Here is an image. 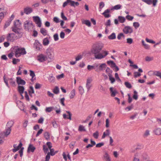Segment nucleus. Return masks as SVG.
<instances>
[{"label": "nucleus", "mask_w": 161, "mask_h": 161, "mask_svg": "<svg viewBox=\"0 0 161 161\" xmlns=\"http://www.w3.org/2000/svg\"><path fill=\"white\" fill-rule=\"evenodd\" d=\"M103 47V44L101 43H97L93 44L91 48V52L93 54L95 58L101 59L105 58L108 54V52L102 51Z\"/></svg>", "instance_id": "1"}, {"label": "nucleus", "mask_w": 161, "mask_h": 161, "mask_svg": "<svg viewBox=\"0 0 161 161\" xmlns=\"http://www.w3.org/2000/svg\"><path fill=\"white\" fill-rule=\"evenodd\" d=\"M21 23L19 19L15 20L14 22V25L11 28L12 31L16 35L18 38H20L23 34L21 29Z\"/></svg>", "instance_id": "2"}, {"label": "nucleus", "mask_w": 161, "mask_h": 161, "mask_svg": "<svg viewBox=\"0 0 161 161\" xmlns=\"http://www.w3.org/2000/svg\"><path fill=\"white\" fill-rule=\"evenodd\" d=\"M15 50V56L18 58L21 55H25L26 53V52L24 48L19 47L18 46H15L14 48Z\"/></svg>", "instance_id": "3"}, {"label": "nucleus", "mask_w": 161, "mask_h": 161, "mask_svg": "<svg viewBox=\"0 0 161 161\" xmlns=\"http://www.w3.org/2000/svg\"><path fill=\"white\" fill-rule=\"evenodd\" d=\"M34 27L32 23L30 20H26L25 22L24 23V29L28 31H31L33 29Z\"/></svg>", "instance_id": "4"}, {"label": "nucleus", "mask_w": 161, "mask_h": 161, "mask_svg": "<svg viewBox=\"0 0 161 161\" xmlns=\"http://www.w3.org/2000/svg\"><path fill=\"white\" fill-rule=\"evenodd\" d=\"M3 78L5 83L8 87H9V85L8 83V81H9V83L12 86L14 87L16 86L15 81L13 80L12 78H7L5 75L3 76Z\"/></svg>", "instance_id": "5"}, {"label": "nucleus", "mask_w": 161, "mask_h": 161, "mask_svg": "<svg viewBox=\"0 0 161 161\" xmlns=\"http://www.w3.org/2000/svg\"><path fill=\"white\" fill-rule=\"evenodd\" d=\"M47 56L42 54H40L37 56V60L40 62H44L47 60Z\"/></svg>", "instance_id": "6"}, {"label": "nucleus", "mask_w": 161, "mask_h": 161, "mask_svg": "<svg viewBox=\"0 0 161 161\" xmlns=\"http://www.w3.org/2000/svg\"><path fill=\"white\" fill-rule=\"evenodd\" d=\"M34 47L37 50H41L42 48V46L37 40H36L35 42L34 43Z\"/></svg>", "instance_id": "7"}, {"label": "nucleus", "mask_w": 161, "mask_h": 161, "mask_svg": "<svg viewBox=\"0 0 161 161\" xmlns=\"http://www.w3.org/2000/svg\"><path fill=\"white\" fill-rule=\"evenodd\" d=\"M32 18L34 21L37 25L39 27H41L42 23L41 20L39 17L38 16H33Z\"/></svg>", "instance_id": "8"}, {"label": "nucleus", "mask_w": 161, "mask_h": 161, "mask_svg": "<svg viewBox=\"0 0 161 161\" xmlns=\"http://www.w3.org/2000/svg\"><path fill=\"white\" fill-rule=\"evenodd\" d=\"M50 152H48L46 156V161H49L50 158V155L53 156L55 154L54 150L53 148L50 149Z\"/></svg>", "instance_id": "9"}, {"label": "nucleus", "mask_w": 161, "mask_h": 161, "mask_svg": "<svg viewBox=\"0 0 161 161\" xmlns=\"http://www.w3.org/2000/svg\"><path fill=\"white\" fill-rule=\"evenodd\" d=\"M123 31L126 34H130L133 32V30L130 26H128L124 27L123 29Z\"/></svg>", "instance_id": "10"}, {"label": "nucleus", "mask_w": 161, "mask_h": 161, "mask_svg": "<svg viewBox=\"0 0 161 161\" xmlns=\"http://www.w3.org/2000/svg\"><path fill=\"white\" fill-rule=\"evenodd\" d=\"M92 81V79L91 78H88L87 80L86 84V87L87 89V91H89L91 87L92 86V84H91Z\"/></svg>", "instance_id": "11"}, {"label": "nucleus", "mask_w": 161, "mask_h": 161, "mask_svg": "<svg viewBox=\"0 0 161 161\" xmlns=\"http://www.w3.org/2000/svg\"><path fill=\"white\" fill-rule=\"evenodd\" d=\"M15 34L13 33L8 34L7 37V40L8 41L13 42L14 40V36Z\"/></svg>", "instance_id": "12"}, {"label": "nucleus", "mask_w": 161, "mask_h": 161, "mask_svg": "<svg viewBox=\"0 0 161 161\" xmlns=\"http://www.w3.org/2000/svg\"><path fill=\"white\" fill-rule=\"evenodd\" d=\"M16 82L19 85H24L26 83L25 81L19 77H16Z\"/></svg>", "instance_id": "13"}, {"label": "nucleus", "mask_w": 161, "mask_h": 161, "mask_svg": "<svg viewBox=\"0 0 161 161\" xmlns=\"http://www.w3.org/2000/svg\"><path fill=\"white\" fill-rule=\"evenodd\" d=\"M46 54L47 56L50 59H52L53 58V55L51 53V50L49 49H47L46 50Z\"/></svg>", "instance_id": "14"}, {"label": "nucleus", "mask_w": 161, "mask_h": 161, "mask_svg": "<svg viewBox=\"0 0 161 161\" xmlns=\"http://www.w3.org/2000/svg\"><path fill=\"white\" fill-rule=\"evenodd\" d=\"M106 65L105 63H103L101 64L99 66V69H97L96 70V71L98 72L99 71L103 70L106 68Z\"/></svg>", "instance_id": "15"}, {"label": "nucleus", "mask_w": 161, "mask_h": 161, "mask_svg": "<svg viewBox=\"0 0 161 161\" xmlns=\"http://www.w3.org/2000/svg\"><path fill=\"white\" fill-rule=\"evenodd\" d=\"M66 112L68 114L69 117H67V115L66 114H63V117L64 118V119H68L70 120H71V116L72 114L70 113V112L69 111H66Z\"/></svg>", "instance_id": "16"}, {"label": "nucleus", "mask_w": 161, "mask_h": 161, "mask_svg": "<svg viewBox=\"0 0 161 161\" xmlns=\"http://www.w3.org/2000/svg\"><path fill=\"white\" fill-rule=\"evenodd\" d=\"M153 132L157 135H161V128H157L154 129Z\"/></svg>", "instance_id": "17"}, {"label": "nucleus", "mask_w": 161, "mask_h": 161, "mask_svg": "<svg viewBox=\"0 0 161 161\" xmlns=\"http://www.w3.org/2000/svg\"><path fill=\"white\" fill-rule=\"evenodd\" d=\"M103 157L105 160V161H111V159L109 155L106 152H104V154Z\"/></svg>", "instance_id": "18"}, {"label": "nucleus", "mask_w": 161, "mask_h": 161, "mask_svg": "<svg viewBox=\"0 0 161 161\" xmlns=\"http://www.w3.org/2000/svg\"><path fill=\"white\" fill-rule=\"evenodd\" d=\"M32 9L30 7H26L24 9V12L27 14H30L32 12Z\"/></svg>", "instance_id": "19"}, {"label": "nucleus", "mask_w": 161, "mask_h": 161, "mask_svg": "<svg viewBox=\"0 0 161 161\" xmlns=\"http://www.w3.org/2000/svg\"><path fill=\"white\" fill-rule=\"evenodd\" d=\"M24 89L25 88L23 86H18V90L19 93L21 94L22 98H23V97L22 94L24 93Z\"/></svg>", "instance_id": "20"}, {"label": "nucleus", "mask_w": 161, "mask_h": 161, "mask_svg": "<svg viewBox=\"0 0 161 161\" xmlns=\"http://www.w3.org/2000/svg\"><path fill=\"white\" fill-rule=\"evenodd\" d=\"M35 149L36 148L32 145L30 144L28 148L27 152H28L31 151L33 153Z\"/></svg>", "instance_id": "21"}, {"label": "nucleus", "mask_w": 161, "mask_h": 161, "mask_svg": "<svg viewBox=\"0 0 161 161\" xmlns=\"http://www.w3.org/2000/svg\"><path fill=\"white\" fill-rule=\"evenodd\" d=\"M110 12V9H107L104 11L102 14L104 15L105 18H108L110 16V15L109 14H108Z\"/></svg>", "instance_id": "22"}, {"label": "nucleus", "mask_w": 161, "mask_h": 161, "mask_svg": "<svg viewBox=\"0 0 161 161\" xmlns=\"http://www.w3.org/2000/svg\"><path fill=\"white\" fill-rule=\"evenodd\" d=\"M11 131V128H6V131L4 132H3L4 135V136H7L10 133Z\"/></svg>", "instance_id": "23"}, {"label": "nucleus", "mask_w": 161, "mask_h": 161, "mask_svg": "<svg viewBox=\"0 0 161 161\" xmlns=\"http://www.w3.org/2000/svg\"><path fill=\"white\" fill-rule=\"evenodd\" d=\"M107 63L110 65V67L113 69L116 66L115 64L113 61H108L107 62Z\"/></svg>", "instance_id": "24"}, {"label": "nucleus", "mask_w": 161, "mask_h": 161, "mask_svg": "<svg viewBox=\"0 0 161 161\" xmlns=\"http://www.w3.org/2000/svg\"><path fill=\"white\" fill-rule=\"evenodd\" d=\"M110 131L109 130L107 129L106 131L104 132L103 133V135L102 136V138L103 139L105 138V137L108 136H109L110 134Z\"/></svg>", "instance_id": "25"}, {"label": "nucleus", "mask_w": 161, "mask_h": 161, "mask_svg": "<svg viewBox=\"0 0 161 161\" xmlns=\"http://www.w3.org/2000/svg\"><path fill=\"white\" fill-rule=\"evenodd\" d=\"M49 42L48 38L47 37L44 38L43 40V44L44 46L47 45Z\"/></svg>", "instance_id": "26"}, {"label": "nucleus", "mask_w": 161, "mask_h": 161, "mask_svg": "<svg viewBox=\"0 0 161 161\" xmlns=\"http://www.w3.org/2000/svg\"><path fill=\"white\" fill-rule=\"evenodd\" d=\"M111 94V96L112 97H114L116 94L117 93V92L116 90L114 91L113 88V87H110V88Z\"/></svg>", "instance_id": "27"}, {"label": "nucleus", "mask_w": 161, "mask_h": 161, "mask_svg": "<svg viewBox=\"0 0 161 161\" xmlns=\"http://www.w3.org/2000/svg\"><path fill=\"white\" fill-rule=\"evenodd\" d=\"M14 122L12 121H8L7 124L6 126L7 128H11L14 124Z\"/></svg>", "instance_id": "28"}, {"label": "nucleus", "mask_w": 161, "mask_h": 161, "mask_svg": "<svg viewBox=\"0 0 161 161\" xmlns=\"http://www.w3.org/2000/svg\"><path fill=\"white\" fill-rule=\"evenodd\" d=\"M105 72L107 74L108 76L112 75V73L113 71L108 67H107L106 68Z\"/></svg>", "instance_id": "29"}, {"label": "nucleus", "mask_w": 161, "mask_h": 161, "mask_svg": "<svg viewBox=\"0 0 161 161\" xmlns=\"http://www.w3.org/2000/svg\"><path fill=\"white\" fill-rule=\"evenodd\" d=\"M118 19L119 22L121 23H123L125 20V18L121 16H119L118 17Z\"/></svg>", "instance_id": "30"}, {"label": "nucleus", "mask_w": 161, "mask_h": 161, "mask_svg": "<svg viewBox=\"0 0 161 161\" xmlns=\"http://www.w3.org/2000/svg\"><path fill=\"white\" fill-rule=\"evenodd\" d=\"M116 35L114 33H113L111 35L108 37V38L110 40H114L116 38Z\"/></svg>", "instance_id": "31"}, {"label": "nucleus", "mask_w": 161, "mask_h": 161, "mask_svg": "<svg viewBox=\"0 0 161 161\" xmlns=\"http://www.w3.org/2000/svg\"><path fill=\"white\" fill-rule=\"evenodd\" d=\"M44 136L46 140H48L50 139V136L49 132H46L44 133Z\"/></svg>", "instance_id": "32"}, {"label": "nucleus", "mask_w": 161, "mask_h": 161, "mask_svg": "<svg viewBox=\"0 0 161 161\" xmlns=\"http://www.w3.org/2000/svg\"><path fill=\"white\" fill-rule=\"evenodd\" d=\"M48 79L49 81L52 83L54 82L55 80V77L52 75H50Z\"/></svg>", "instance_id": "33"}, {"label": "nucleus", "mask_w": 161, "mask_h": 161, "mask_svg": "<svg viewBox=\"0 0 161 161\" xmlns=\"http://www.w3.org/2000/svg\"><path fill=\"white\" fill-rule=\"evenodd\" d=\"M82 23L83 24H86L88 27H90L91 26V23L89 20H84L82 21Z\"/></svg>", "instance_id": "34"}, {"label": "nucleus", "mask_w": 161, "mask_h": 161, "mask_svg": "<svg viewBox=\"0 0 161 161\" xmlns=\"http://www.w3.org/2000/svg\"><path fill=\"white\" fill-rule=\"evenodd\" d=\"M41 33L44 36H46L47 34V30L44 28H41L40 29Z\"/></svg>", "instance_id": "35"}, {"label": "nucleus", "mask_w": 161, "mask_h": 161, "mask_svg": "<svg viewBox=\"0 0 161 161\" xmlns=\"http://www.w3.org/2000/svg\"><path fill=\"white\" fill-rule=\"evenodd\" d=\"M142 44L144 46V47L145 49H149L150 48V47L147 44L145 43V42L144 40H142Z\"/></svg>", "instance_id": "36"}, {"label": "nucleus", "mask_w": 161, "mask_h": 161, "mask_svg": "<svg viewBox=\"0 0 161 161\" xmlns=\"http://www.w3.org/2000/svg\"><path fill=\"white\" fill-rule=\"evenodd\" d=\"M75 95V91L74 89L72 90L70 94V99L73 98Z\"/></svg>", "instance_id": "37"}, {"label": "nucleus", "mask_w": 161, "mask_h": 161, "mask_svg": "<svg viewBox=\"0 0 161 161\" xmlns=\"http://www.w3.org/2000/svg\"><path fill=\"white\" fill-rule=\"evenodd\" d=\"M79 91L80 94L82 95L84 92L83 88L81 86H80L79 87Z\"/></svg>", "instance_id": "38"}, {"label": "nucleus", "mask_w": 161, "mask_h": 161, "mask_svg": "<svg viewBox=\"0 0 161 161\" xmlns=\"http://www.w3.org/2000/svg\"><path fill=\"white\" fill-rule=\"evenodd\" d=\"M53 92L56 94H58L59 92V89L58 87L56 86L53 90Z\"/></svg>", "instance_id": "39"}, {"label": "nucleus", "mask_w": 161, "mask_h": 161, "mask_svg": "<svg viewBox=\"0 0 161 161\" xmlns=\"http://www.w3.org/2000/svg\"><path fill=\"white\" fill-rule=\"evenodd\" d=\"M11 22L9 20H8L5 23V25L4 26V29L7 28L8 26H9L10 25Z\"/></svg>", "instance_id": "40"}, {"label": "nucleus", "mask_w": 161, "mask_h": 161, "mask_svg": "<svg viewBox=\"0 0 161 161\" xmlns=\"http://www.w3.org/2000/svg\"><path fill=\"white\" fill-rule=\"evenodd\" d=\"M54 109L53 107H47L45 109V111L47 112H50Z\"/></svg>", "instance_id": "41"}, {"label": "nucleus", "mask_w": 161, "mask_h": 161, "mask_svg": "<svg viewBox=\"0 0 161 161\" xmlns=\"http://www.w3.org/2000/svg\"><path fill=\"white\" fill-rule=\"evenodd\" d=\"M150 135V132L149 130H146L144 133L143 136L145 138L147 137L148 136Z\"/></svg>", "instance_id": "42"}, {"label": "nucleus", "mask_w": 161, "mask_h": 161, "mask_svg": "<svg viewBox=\"0 0 161 161\" xmlns=\"http://www.w3.org/2000/svg\"><path fill=\"white\" fill-rule=\"evenodd\" d=\"M4 137V135L3 132L0 131V144L3 143V141L2 139Z\"/></svg>", "instance_id": "43"}, {"label": "nucleus", "mask_w": 161, "mask_h": 161, "mask_svg": "<svg viewBox=\"0 0 161 161\" xmlns=\"http://www.w3.org/2000/svg\"><path fill=\"white\" fill-rule=\"evenodd\" d=\"M121 7V5L120 4H118L113 7L111 9H113L115 10H118L120 9Z\"/></svg>", "instance_id": "44"}, {"label": "nucleus", "mask_w": 161, "mask_h": 161, "mask_svg": "<svg viewBox=\"0 0 161 161\" xmlns=\"http://www.w3.org/2000/svg\"><path fill=\"white\" fill-rule=\"evenodd\" d=\"M134 94L133 95V98L136 100H137L138 98V96L137 95V92L136 91H134Z\"/></svg>", "instance_id": "45"}, {"label": "nucleus", "mask_w": 161, "mask_h": 161, "mask_svg": "<svg viewBox=\"0 0 161 161\" xmlns=\"http://www.w3.org/2000/svg\"><path fill=\"white\" fill-rule=\"evenodd\" d=\"M154 74L160 77V79H161V72H160L159 71H155L154 73Z\"/></svg>", "instance_id": "46"}, {"label": "nucleus", "mask_w": 161, "mask_h": 161, "mask_svg": "<svg viewBox=\"0 0 161 161\" xmlns=\"http://www.w3.org/2000/svg\"><path fill=\"white\" fill-rule=\"evenodd\" d=\"M142 1L148 5H150L152 3L153 4V1L151 0H142Z\"/></svg>", "instance_id": "47"}, {"label": "nucleus", "mask_w": 161, "mask_h": 161, "mask_svg": "<svg viewBox=\"0 0 161 161\" xmlns=\"http://www.w3.org/2000/svg\"><path fill=\"white\" fill-rule=\"evenodd\" d=\"M22 145V144L21 142H20L18 146V148L17 149H12V151L14 153H15L17 151H18L20 148L21 147Z\"/></svg>", "instance_id": "48"}, {"label": "nucleus", "mask_w": 161, "mask_h": 161, "mask_svg": "<svg viewBox=\"0 0 161 161\" xmlns=\"http://www.w3.org/2000/svg\"><path fill=\"white\" fill-rule=\"evenodd\" d=\"M105 4L103 2H100L99 3V9H100V11L101 9L104 6Z\"/></svg>", "instance_id": "49"}, {"label": "nucleus", "mask_w": 161, "mask_h": 161, "mask_svg": "<svg viewBox=\"0 0 161 161\" xmlns=\"http://www.w3.org/2000/svg\"><path fill=\"white\" fill-rule=\"evenodd\" d=\"M78 130L80 131H85L86 130L84 127L82 125H80L79 126Z\"/></svg>", "instance_id": "50"}, {"label": "nucleus", "mask_w": 161, "mask_h": 161, "mask_svg": "<svg viewBox=\"0 0 161 161\" xmlns=\"http://www.w3.org/2000/svg\"><path fill=\"white\" fill-rule=\"evenodd\" d=\"M93 136L94 138L97 139L99 136V133L98 131H97L95 132L93 134Z\"/></svg>", "instance_id": "51"}, {"label": "nucleus", "mask_w": 161, "mask_h": 161, "mask_svg": "<svg viewBox=\"0 0 161 161\" xmlns=\"http://www.w3.org/2000/svg\"><path fill=\"white\" fill-rule=\"evenodd\" d=\"M121 37L125 38V36L123 33H119L117 36V38L119 40H120Z\"/></svg>", "instance_id": "52"}, {"label": "nucleus", "mask_w": 161, "mask_h": 161, "mask_svg": "<svg viewBox=\"0 0 161 161\" xmlns=\"http://www.w3.org/2000/svg\"><path fill=\"white\" fill-rule=\"evenodd\" d=\"M125 86L128 88H130L132 87L131 84L128 82H125Z\"/></svg>", "instance_id": "53"}, {"label": "nucleus", "mask_w": 161, "mask_h": 161, "mask_svg": "<svg viewBox=\"0 0 161 161\" xmlns=\"http://www.w3.org/2000/svg\"><path fill=\"white\" fill-rule=\"evenodd\" d=\"M20 61V59L18 58H14L13 59L12 62L13 64H17V62H19Z\"/></svg>", "instance_id": "54"}, {"label": "nucleus", "mask_w": 161, "mask_h": 161, "mask_svg": "<svg viewBox=\"0 0 161 161\" xmlns=\"http://www.w3.org/2000/svg\"><path fill=\"white\" fill-rule=\"evenodd\" d=\"M108 76L109 77V79L111 81V83H114L115 81V79L114 77H112V75Z\"/></svg>", "instance_id": "55"}, {"label": "nucleus", "mask_w": 161, "mask_h": 161, "mask_svg": "<svg viewBox=\"0 0 161 161\" xmlns=\"http://www.w3.org/2000/svg\"><path fill=\"white\" fill-rule=\"evenodd\" d=\"M133 26L136 29H137L140 26V24L138 22H135L133 23Z\"/></svg>", "instance_id": "56"}, {"label": "nucleus", "mask_w": 161, "mask_h": 161, "mask_svg": "<svg viewBox=\"0 0 161 161\" xmlns=\"http://www.w3.org/2000/svg\"><path fill=\"white\" fill-rule=\"evenodd\" d=\"M43 149L44 151V152L45 153H47V152L48 151V148L47 147V146L46 145H43Z\"/></svg>", "instance_id": "57"}, {"label": "nucleus", "mask_w": 161, "mask_h": 161, "mask_svg": "<svg viewBox=\"0 0 161 161\" xmlns=\"http://www.w3.org/2000/svg\"><path fill=\"white\" fill-rule=\"evenodd\" d=\"M53 38L55 41H57L59 39L58 34L56 33L54 34L53 35Z\"/></svg>", "instance_id": "58"}, {"label": "nucleus", "mask_w": 161, "mask_h": 161, "mask_svg": "<svg viewBox=\"0 0 161 161\" xmlns=\"http://www.w3.org/2000/svg\"><path fill=\"white\" fill-rule=\"evenodd\" d=\"M133 42V39L131 38H128L127 39V43L129 44H131Z\"/></svg>", "instance_id": "59"}, {"label": "nucleus", "mask_w": 161, "mask_h": 161, "mask_svg": "<svg viewBox=\"0 0 161 161\" xmlns=\"http://www.w3.org/2000/svg\"><path fill=\"white\" fill-rule=\"evenodd\" d=\"M105 25H106V27L108 26H110L111 25V21L110 19L108 20L105 24Z\"/></svg>", "instance_id": "60"}, {"label": "nucleus", "mask_w": 161, "mask_h": 161, "mask_svg": "<svg viewBox=\"0 0 161 161\" xmlns=\"http://www.w3.org/2000/svg\"><path fill=\"white\" fill-rule=\"evenodd\" d=\"M29 71L30 72V75L32 77V78H33L35 76V75L34 72L31 70H30Z\"/></svg>", "instance_id": "61"}, {"label": "nucleus", "mask_w": 161, "mask_h": 161, "mask_svg": "<svg viewBox=\"0 0 161 161\" xmlns=\"http://www.w3.org/2000/svg\"><path fill=\"white\" fill-rule=\"evenodd\" d=\"M134 77L135 78H136L138 76H140L141 74L137 72H134Z\"/></svg>", "instance_id": "62"}, {"label": "nucleus", "mask_w": 161, "mask_h": 161, "mask_svg": "<svg viewBox=\"0 0 161 161\" xmlns=\"http://www.w3.org/2000/svg\"><path fill=\"white\" fill-rule=\"evenodd\" d=\"M126 18L129 20H132L134 18V17L130 15H127L126 16Z\"/></svg>", "instance_id": "63"}, {"label": "nucleus", "mask_w": 161, "mask_h": 161, "mask_svg": "<svg viewBox=\"0 0 161 161\" xmlns=\"http://www.w3.org/2000/svg\"><path fill=\"white\" fill-rule=\"evenodd\" d=\"M138 154V153H136L135 154L133 161H140L139 159L138 158H136V157L137 156Z\"/></svg>", "instance_id": "64"}]
</instances>
